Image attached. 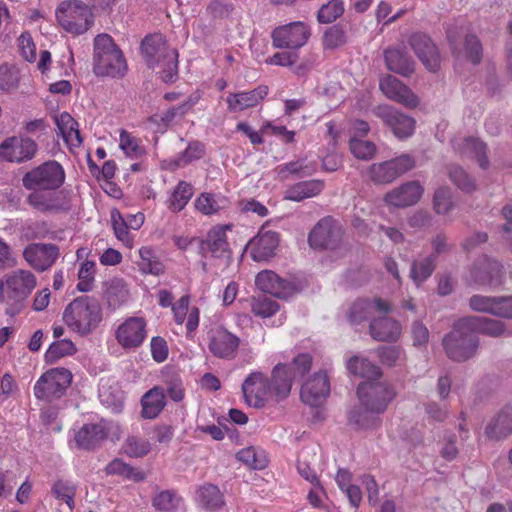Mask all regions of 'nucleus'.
<instances>
[{"mask_svg":"<svg viewBox=\"0 0 512 512\" xmlns=\"http://www.w3.org/2000/svg\"><path fill=\"white\" fill-rule=\"evenodd\" d=\"M284 368L275 366L271 378L262 372L250 373L242 384V392L245 402L250 407L261 408L270 399L276 402L282 401L290 394L288 379H281Z\"/></svg>","mask_w":512,"mask_h":512,"instance_id":"obj_1","label":"nucleus"},{"mask_svg":"<svg viewBox=\"0 0 512 512\" xmlns=\"http://www.w3.org/2000/svg\"><path fill=\"white\" fill-rule=\"evenodd\" d=\"M36 285L37 278L30 270L17 269L6 274L0 280V303L5 306V314L18 315Z\"/></svg>","mask_w":512,"mask_h":512,"instance_id":"obj_2","label":"nucleus"},{"mask_svg":"<svg viewBox=\"0 0 512 512\" xmlns=\"http://www.w3.org/2000/svg\"><path fill=\"white\" fill-rule=\"evenodd\" d=\"M62 319L71 331L87 336L103 321V309L95 297L79 296L65 307Z\"/></svg>","mask_w":512,"mask_h":512,"instance_id":"obj_3","label":"nucleus"},{"mask_svg":"<svg viewBox=\"0 0 512 512\" xmlns=\"http://www.w3.org/2000/svg\"><path fill=\"white\" fill-rule=\"evenodd\" d=\"M142 55L150 68L161 67V79L174 82L178 75V52L161 34L146 36L141 43Z\"/></svg>","mask_w":512,"mask_h":512,"instance_id":"obj_4","label":"nucleus"},{"mask_svg":"<svg viewBox=\"0 0 512 512\" xmlns=\"http://www.w3.org/2000/svg\"><path fill=\"white\" fill-rule=\"evenodd\" d=\"M93 72L111 78H122L127 72L126 59L108 34L97 35L94 39Z\"/></svg>","mask_w":512,"mask_h":512,"instance_id":"obj_5","label":"nucleus"},{"mask_svg":"<svg viewBox=\"0 0 512 512\" xmlns=\"http://www.w3.org/2000/svg\"><path fill=\"white\" fill-rule=\"evenodd\" d=\"M56 19L58 24L72 35L87 32L94 22L89 6L79 0L61 2L56 10Z\"/></svg>","mask_w":512,"mask_h":512,"instance_id":"obj_6","label":"nucleus"},{"mask_svg":"<svg viewBox=\"0 0 512 512\" xmlns=\"http://www.w3.org/2000/svg\"><path fill=\"white\" fill-rule=\"evenodd\" d=\"M65 179L63 166L56 160H48L27 171L22 177V185L27 190L57 191Z\"/></svg>","mask_w":512,"mask_h":512,"instance_id":"obj_7","label":"nucleus"},{"mask_svg":"<svg viewBox=\"0 0 512 512\" xmlns=\"http://www.w3.org/2000/svg\"><path fill=\"white\" fill-rule=\"evenodd\" d=\"M72 372L64 367L51 368L36 381L33 392L37 399L52 402L62 398L72 383Z\"/></svg>","mask_w":512,"mask_h":512,"instance_id":"obj_8","label":"nucleus"},{"mask_svg":"<svg viewBox=\"0 0 512 512\" xmlns=\"http://www.w3.org/2000/svg\"><path fill=\"white\" fill-rule=\"evenodd\" d=\"M357 395L366 411L380 414L395 397V391L388 382L377 379L359 384Z\"/></svg>","mask_w":512,"mask_h":512,"instance_id":"obj_9","label":"nucleus"},{"mask_svg":"<svg viewBox=\"0 0 512 512\" xmlns=\"http://www.w3.org/2000/svg\"><path fill=\"white\" fill-rule=\"evenodd\" d=\"M121 432V427L117 423L101 419L96 423L83 424L75 432L74 441L77 448L92 451L99 447L110 434L118 440Z\"/></svg>","mask_w":512,"mask_h":512,"instance_id":"obj_10","label":"nucleus"},{"mask_svg":"<svg viewBox=\"0 0 512 512\" xmlns=\"http://www.w3.org/2000/svg\"><path fill=\"white\" fill-rule=\"evenodd\" d=\"M113 335L124 351H136L147 338V320L141 316L126 317L115 327Z\"/></svg>","mask_w":512,"mask_h":512,"instance_id":"obj_11","label":"nucleus"},{"mask_svg":"<svg viewBox=\"0 0 512 512\" xmlns=\"http://www.w3.org/2000/svg\"><path fill=\"white\" fill-rule=\"evenodd\" d=\"M447 356L454 361H465L472 357L478 348V339L468 327H459V321L454 329L443 339Z\"/></svg>","mask_w":512,"mask_h":512,"instance_id":"obj_12","label":"nucleus"},{"mask_svg":"<svg viewBox=\"0 0 512 512\" xmlns=\"http://www.w3.org/2000/svg\"><path fill=\"white\" fill-rule=\"evenodd\" d=\"M415 159L409 154L370 165L368 178L375 184H389L415 167Z\"/></svg>","mask_w":512,"mask_h":512,"instance_id":"obj_13","label":"nucleus"},{"mask_svg":"<svg viewBox=\"0 0 512 512\" xmlns=\"http://www.w3.org/2000/svg\"><path fill=\"white\" fill-rule=\"evenodd\" d=\"M310 36L311 28L303 21L278 26L271 32L272 45L277 49H300L306 45Z\"/></svg>","mask_w":512,"mask_h":512,"instance_id":"obj_14","label":"nucleus"},{"mask_svg":"<svg viewBox=\"0 0 512 512\" xmlns=\"http://www.w3.org/2000/svg\"><path fill=\"white\" fill-rule=\"evenodd\" d=\"M343 235V228L338 221L324 217L309 233L308 242L314 249L337 250L342 247Z\"/></svg>","mask_w":512,"mask_h":512,"instance_id":"obj_15","label":"nucleus"},{"mask_svg":"<svg viewBox=\"0 0 512 512\" xmlns=\"http://www.w3.org/2000/svg\"><path fill=\"white\" fill-rule=\"evenodd\" d=\"M206 341L209 352L216 358L233 360L237 356L240 338L222 326L209 329Z\"/></svg>","mask_w":512,"mask_h":512,"instance_id":"obj_16","label":"nucleus"},{"mask_svg":"<svg viewBox=\"0 0 512 512\" xmlns=\"http://www.w3.org/2000/svg\"><path fill=\"white\" fill-rule=\"evenodd\" d=\"M26 202L33 209L42 213H59L70 210L69 191L31 190Z\"/></svg>","mask_w":512,"mask_h":512,"instance_id":"obj_17","label":"nucleus"},{"mask_svg":"<svg viewBox=\"0 0 512 512\" xmlns=\"http://www.w3.org/2000/svg\"><path fill=\"white\" fill-rule=\"evenodd\" d=\"M390 311V303L382 298H359L349 306L346 317L350 324L356 325L368 320L372 321L376 312L380 315H387Z\"/></svg>","mask_w":512,"mask_h":512,"instance_id":"obj_18","label":"nucleus"},{"mask_svg":"<svg viewBox=\"0 0 512 512\" xmlns=\"http://www.w3.org/2000/svg\"><path fill=\"white\" fill-rule=\"evenodd\" d=\"M37 151V143L28 137L12 136L0 144V157L11 163L29 161L34 158Z\"/></svg>","mask_w":512,"mask_h":512,"instance_id":"obj_19","label":"nucleus"},{"mask_svg":"<svg viewBox=\"0 0 512 512\" xmlns=\"http://www.w3.org/2000/svg\"><path fill=\"white\" fill-rule=\"evenodd\" d=\"M233 228L232 224H218L213 226L200 242V249L204 254L213 258L230 259L232 251L227 238V232Z\"/></svg>","mask_w":512,"mask_h":512,"instance_id":"obj_20","label":"nucleus"},{"mask_svg":"<svg viewBox=\"0 0 512 512\" xmlns=\"http://www.w3.org/2000/svg\"><path fill=\"white\" fill-rule=\"evenodd\" d=\"M22 255L34 270L44 272L55 264L60 250L52 243H31L24 248Z\"/></svg>","mask_w":512,"mask_h":512,"instance_id":"obj_21","label":"nucleus"},{"mask_svg":"<svg viewBox=\"0 0 512 512\" xmlns=\"http://www.w3.org/2000/svg\"><path fill=\"white\" fill-rule=\"evenodd\" d=\"M375 114L399 139H406L414 133L416 125L414 118L403 114L393 106L380 105L375 109Z\"/></svg>","mask_w":512,"mask_h":512,"instance_id":"obj_22","label":"nucleus"},{"mask_svg":"<svg viewBox=\"0 0 512 512\" xmlns=\"http://www.w3.org/2000/svg\"><path fill=\"white\" fill-rule=\"evenodd\" d=\"M330 394V382L324 372H317L301 387L300 398L303 403L311 406H321Z\"/></svg>","mask_w":512,"mask_h":512,"instance_id":"obj_23","label":"nucleus"},{"mask_svg":"<svg viewBox=\"0 0 512 512\" xmlns=\"http://www.w3.org/2000/svg\"><path fill=\"white\" fill-rule=\"evenodd\" d=\"M379 87L387 98L409 109L416 108L419 104L417 95L408 86L392 75H387L382 78Z\"/></svg>","mask_w":512,"mask_h":512,"instance_id":"obj_24","label":"nucleus"},{"mask_svg":"<svg viewBox=\"0 0 512 512\" xmlns=\"http://www.w3.org/2000/svg\"><path fill=\"white\" fill-rule=\"evenodd\" d=\"M278 245L279 234L262 227L257 235L249 241L247 249L252 259L259 262L273 257Z\"/></svg>","mask_w":512,"mask_h":512,"instance_id":"obj_25","label":"nucleus"},{"mask_svg":"<svg viewBox=\"0 0 512 512\" xmlns=\"http://www.w3.org/2000/svg\"><path fill=\"white\" fill-rule=\"evenodd\" d=\"M410 46L427 70L436 72L440 68V56L431 39L422 33H414L409 39Z\"/></svg>","mask_w":512,"mask_h":512,"instance_id":"obj_26","label":"nucleus"},{"mask_svg":"<svg viewBox=\"0 0 512 512\" xmlns=\"http://www.w3.org/2000/svg\"><path fill=\"white\" fill-rule=\"evenodd\" d=\"M503 276V265L487 256L480 258L470 271L471 280L479 285H499Z\"/></svg>","mask_w":512,"mask_h":512,"instance_id":"obj_27","label":"nucleus"},{"mask_svg":"<svg viewBox=\"0 0 512 512\" xmlns=\"http://www.w3.org/2000/svg\"><path fill=\"white\" fill-rule=\"evenodd\" d=\"M268 93L269 87L263 84L250 91L230 93L226 99L228 110L230 112H242L254 108L267 97Z\"/></svg>","mask_w":512,"mask_h":512,"instance_id":"obj_28","label":"nucleus"},{"mask_svg":"<svg viewBox=\"0 0 512 512\" xmlns=\"http://www.w3.org/2000/svg\"><path fill=\"white\" fill-rule=\"evenodd\" d=\"M423 187L418 181H409L386 193L384 201L394 207H408L422 197Z\"/></svg>","mask_w":512,"mask_h":512,"instance_id":"obj_29","label":"nucleus"},{"mask_svg":"<svg viewBox=\"0 0 512 512\" xmlns=\"http://www.w3.org/2000/svg\"><path fill=\"white\" fill-rule=\"evenodd\" d=\"M190 298L188 295H183L173 306L172 312L174 321L178 325L185 322L186 335L192 337L199 326L200 310L198 307H189Z\"/></svg>","mask_w":512,"mask_h":512,"instance_id":"obj_30","label":"nucleus"},{"mask_svg":"<svg viewBox=\"0 0 512 512\" xmlns=\"http://www.w3.org/2000/svg\"><path fill=\"white\" fill-rule=\"evenodd\" d=\"M255 284L261 291L276 297H285L291 290V283L271 270L259 272Z\"/></svg>","mask_w":512,"mask_h":512,"instance_id":"obj_31","label":"nucleus"},{"mask_svg":"<svg viewBox=\"0 0 512 512\" xmlns=\"http://www.w3.org/2000/svg\"><path fill=\"white\" fill-rule=\"evenodd\" d=\"M370 335L377 341H396L401 335V325L398 321L383 315L373 319L369 325Z\"/></svg>","mask_w":512,"mask_h":512,"instance_id":"obj_32","label":"nucleus"},{"mask_svg":"<svg viewBox=\"0 0 512 512\" xmlns=\"http://www.w3.org/2000/svg\"><path fill=\"white\" fill-rule=\"evenodd\" d=\"M459 327H468L473 334L482 333L492 337L501 336L505 332V327L501 321L479 316L460 319Z\"/></svg>","mask_w":512,"mask_h":512,"instance_id":"obj_33","label":"nucleus"},{"mask_svg":"<svg viewBox=\"0 0 512 512\" xmlns=\"http://www.w3.org/2000/svg\"><path fill=\"white\" fill-rule=\"evenodd\" d=\"M55 123L64 142L70 149L79 148L82 145L83 139L79 131V124L68 112L57 115Z\"/></svg>","mask_w":512,"mask_h":512,"instance_id":"obj_34","label":"nucleus"},{"mask_svg":"<svg viewBox=\"0 0 512 512\" xmlns=\"http://www.w3.org/2000/svg\"><path fill=\"white\" fill-rule=\"evenodd\" d=\"M325 187L323 180L312 179L301 181L288 187L284 193V199L300 202L307 198L319 195Z\"/></svg>","mask_w":512,"mask_h":512,"instance_id":"obj_35","label":"nucleus"},{"mask_svg":"<svg viewBox=\"0 0 512 512\" xmlns=\"http://www.w3.org/2000/svg\"><path fill=\"white\" fill-rule=\"evenodd\" d=\"M457 150L463 158L474 159L482 169H487L489 160L487 157V145L474 137H467L457 146Z\"/></svg>","mask_w":512,"mask_h":512,"instance_id":"obj_36","label":"nucleus"},{"mask_svg":"<svg viewBox=\"0 0 512 512\" xmlns=\"http://www.w3.org/2000/svg\"><path fill=\"white\" fill-rule=\"evenodd\" d=\"M165 405L164 390L157 386L153 387L141 399V416L144 419H155L163 411Z\"/></svg>","mask_w":512,"mask_h":512,"instance_id":"obj_37","label":"nucleus"},{"mask_svg":"<svg viewBox=\"0 0 512 512\" xmlns=\"http://www.w3.org/2000/svg\"><path fill=\"white\" fill-rule=\"evenodd\" d=\"M193 195V185L190 182L181 180L169 192L166 200L167 208L173 213H178L187 206Z\"/></svg>","mask_w":512,"mask_h":512,"instance_id":"obj_38","label":"nucleus"},{"mask_svg":"<svg viewBox=\"0 0 512 512\" xmlns=\"http://www.w3.org/2000/svg\"><path fill=\"white\" fill-rule=\"evenodd\" d=\"M387 68L402 76H409L414 72V62L403 51L397 48H388L384 51Z\"/></svg>","mask_w":512,"mask_h":512,"instance_id":"obj_39","label":"nucleus"},{"mask_svg":"<svg viewBox=\"0 0 512 512\" xmlns=\"http://www.w3.org/2000/svg\"><path fill=\"white\" fill-rule=\"evenodd\" d=\"M485 434L492 440H501L512 434V408L501 410L487 425Z\"/></svg>","mask_w":512,"mask_h":512,"instance_id":"obj_40","label":"nucleus"},{"mask_svg":"<svg viewBox=\"0 0 512 512\" xmlns=\"http://www.w3.org/2000/svg\"><path fill=\"white\" fill-rule=\"evenodd\" d=\"M105 299L110 309L116 310L125 305L130 299L127 284L123 279L114 278L106 284Z\"/></svg>","mask_w":512,"mask_h":512,"instance_id":"obj_41","label":"nucleus"},{"mask_svg":"<svg viewBox=\"0 0 512 512\" xmlns=\"http://www.w3.org/2000/svg\"><path fill=\"white\" fill-rule=\"evenodd\" d=\"M228 199L220 194L201 193L195 200V209L203 215L211 216L228 207Z\"/></svg>","mask_w":512,"mask_h":512,"instance_id":"obj_42","label":"nucleus"},{"mask_svg":"<svg viewBox=\"0 0 512 512\" xmlns=\"http://www.w3.org/2000/svg\"><path fill=\"white\" fill-rule=\"evenodd\" d=\"M284 368V373L280 376L281 379H288L290 388L293 381L302 378L308 373L312 367V357L307 353L297 355L290 364H278Z\"/></svg>","mask_w":512,"mask_h":512,"instance_id":"obj_43","label":"nucleus"},{"mask_svg":"<svg viewBox=\"0 0 512 512\" xmlns=\"http://www.w3.org/2000/svg\"><path fill=\"white\" fill-rule=\"evenodd\" d=\"M347 369L353 375L366 378L367 381L377 380L382 376V372L377 365L358 356H353L347 361Z\"/></svg>","mask_w":512,"mask_h":512,"instance_id":"obj_44","label":"nucleus"},{"mask_svg":"<svg viewBox=\"0 0 512 512\" xmlns=\"http://www.w3.org/2000/svg\"><path fill=\"white\" fill-rule=\"evenodd\" d=\"M197 500L207 510H218L225 504L224 496L220 489L210 483L204 484L198 489Z\"/></svg>","mask_w":512,"mask_h":512,"instance_id":"obj_45","label":"nucleus"},{"mask_svg":"<svg viewBox=\"0 0 512 512\" xmlns=\"http://www.w3.org/2000/svg\"><path fill=\"white\" fill-rule=\"evenodd\" d=\"M139 256L140 260L137 264L141 273L154 276L164 273L165 265L151 247H141L139 249Z\"/></svg>","mask_w":512,"mask_h":512,"instance_id":"obj_46","label":"nucleus"},{"mask_svg":"<svg viewBox=\"0 0 512 512\" xmlns=\"http://www.w3.org/2000/svg\"><path fill=\"white\" fill-rule=\"evenodd\" d=\"M205 154V145L200 141H191L186 149L169 160L170 169L183 168L195 160L201 159Z\"/></svg>","mask_w":512,"mask_h":512,"instance_id":"obj_47","label":"nucleus"},{"mask_svg":"<svg viewBox=\"0 0 512 512\" xmlns=\"http://www.w3.org/2000/svg\"><path fill=\"white\" fill-rule=\"evenodd\" d=\"M119 147L128 158L133 160L146 155V149L142 145V141L125 129L120 130Z\"/></svg>","mask_w":512,"mask_h":512,"instance_id":"obj_48","label":"nucleus"},{"mask_svg":"<svg viewBox=\"0 0 512 512\" xmlns=\"http://www.w3.org/2000/svg\"><path fill=\"white\" fill-rule=\"evenodd\" d=\"M436 267V256L430 255L422 260H415L411 264L410 278L419 287L434 272Z\"/></svg>","mask_w":512,"mask_h":512,"instance_id":"obj_49","label":"nucleus"},{"mask_svg":"<svg viewBox=\"0 0 512 512\" xmlns=\"http://www.w3.org/2000/svg\"><path fill=\"white\" fill-rule=\"evenodd\" d=\"M182 503V497L174 490H162L152 498V506L160 512H174Z\"/></svg>","mask_w":512,"mask_h":512,"instance_id":"obj_50","label":"nucleus"},{"mask_svg":"<svg viewBox=\"0 0 512 512\" xmlns=\"http://www.w3.org/2000/svg\"><path fill=\"white\" fill-rule=\"evenodd\" d=\"M111 222L116 238L121 241L127 248H133L134 237L129 232L128 221L124 219L119 210L113 209L111 211Z\"/></svg>","mask_w":512,"mask_h":512,"instance_id":"obj_51","label":"nucleus"},{"mask_svg":"<svg viewBox=\"0 0 512 512\" xmlns=\"http://www.w3.org/2000/svg\"><path fill=\"white\" fill-rule=\"evenodd\" d=\"M105 472L108 475H120L126 479H132L136 482L143 481L146 478V475L143 471L133 468L121 459L112 460L105 467Z\"/></svg>","mask_w":512,"mask_h":512,"instance_id":"obj_52","label":"nucleus"},{"mask_svg":"<svg viewBox=\"0 0 512 512\" xmlns=\"http://www.w3.org/2000/svg\"><path fill=\"white\" fill-rule=\"evenodd\" d=\"M97 266L94 261L85 260L80 264L78 270L77 290L80 292H90L94 287Z\"/></svg>","mask_w":512,"mask_h":512,"instance_id":"obj_53","label":"nucleus"},{"mask_svg":"<svg viewBox=\"0 0 512 512\" xmlns=\"http://www.w3.org/2000/svg\"><path fill=\"white\" fill-rule=\"evenodd\" d=\"M77 348L70 339H59L51 343L45 353V359L49 363L58 361L59 359L75 354Z\"/></svg>","mask_w":512,"mask_h":512,"instance_id":"obj_54","label":"nucleus"},{"mask_svg":"<svg viewBox=\"0 0 512 512\" xmlns=\"http://www.w3.org/2000/svg\"><path fill=\"white\" fill-rule=\"evenodd\" d=\"M76 491L77 487L73 482L62 479L57 480L51 488L52 495L56 499L64 501L70 510H73L75 506Z\"/></svg>","mask_w":512,"mask_h":512,"instance_id":"obj_55","label":"nucleus"},{"mask_svg":"<svg viewBox=\"0 0 512 512\" xmlns=\"http://www.w3.org/2000/svg\"><path fill=\"white\" fill-rule=\"evenodd\" d=\"M344 13V3L342 0H330L322 5L317 13L319 23L329 24L336 21Z\"/></svg>","mask_w":512,"mask_h":512,"instance_id":"obj_56","label":"nucleus"},{"mask_svg":"<svg viewBox=\"0 0 512 512\" xmlns=\"http://www.w3.org/2000/svg\"><path fill=\"white\" fill-rule=\"evenodd\" d=\"M279 304L266 296L253 298L251 303V311L255 316L268 318L279 311Z\"/></svg>","mask_w":512,"mask_h":512,"instance_id":"obj_57","label":"nucleus"},{"mask_svg":"<svg viewBox=\"0 0 512 512\" xmlns=\"http://www.w3.org/2000/svg\"><path fill=\"white\" fill-rule=\"evenodd\" d=\"M449 177L451 181L463 192L471 193L476 189L474 179L460 166L452 165L449 168Z\"/></svg>","mask_w":512,"mask_h":512,"instance_id":"obj_58","label":"nucleus"},{"mask_svg":"<svg viewBox=\"0 0 512 512\" xmlns=\"http://www.w3.org/2000/svg\"><path fill=\"white\" fill-rule=\"evenodd\" d=\"M19 71L15 66L8 64L0 65V90L12 91L18 87Z\"/></svg>","mask_w":512,"mask_h":512,"instance_id":"obj_59","label":"nucleus"},{"mask_svg":"<svg viewBox=\"0 0 512 512\" xmlns=\"http://www.w3.org/2000/svg\"><path fill=\"white\" fill-rule=\"evenodd\" d=\"M123 449L128 456L139 458L150 452L151 444L145 439L130 436L126 439Z\"/></svg>","mask_w":512,"mask_h":512,"instance_id":"obj_60","label":"nucleus"},{"mask_svg":"<svg viewBox=\"0 0 512 512\" xmlns=\"http://www.w3.org/2000/svg\"><path fill=\"white\" fill-rule=\"evenodd\" d=\"M351 153L358 159H371L376 153V146L373 142L352 138L349 142Z\"/></svg>","mask_w":512,"mask_h":512,"instance_id":"obj_61","label":"nucleus"},{"mask_svg":"<svg viewBox=\"0 0 512 512\" xmlns=\"http://www.w3.org/2000/svg\"><path fill=\"white\" fill-rule=\"evenodd\" d=\"M347 41L345 31L339 26L334 25L328 28L322 39L323 47L325 49H335L344 45Z\"/></svg>","mask_w":512,"mask_h":512,"instance_id":"obj_62","label":"nucleus"},{"mask_svg":"<svg viewBox=\"0 0 512 512\" xmlns=\"http://www.w3.org/2000/svg\"><path fill=\"white\" fill-rule=\"evenodd\" d=\"M236 458L252 469H263L266 466V459L259 456L254 447L241 449Z\"/></svg>","mask_w":512,"mask_h":512,"instance_id":"obj_63","label":"nucleus"},{"mask_svg":"<svg viewBox=\"0 0 512 512\" xmlns=\"http://www.w3.org/2000/svg\"><path fill=\"white\" fill-rule=\"evenodd\" d=\"M433 205L437 214H447L453 205L450 189L447 187L437 189L434 193Z\"/></svg>","mask_w":512,"mask_h":512,"instance_id":"obj_64","label":"nucleus"}]
</instances>
